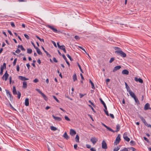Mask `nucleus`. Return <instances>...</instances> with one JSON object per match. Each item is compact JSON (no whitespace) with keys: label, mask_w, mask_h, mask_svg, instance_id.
<instances>
[{"label":"nucleus","mask_w":151,"mask_h":151,"mask_svg":"<svg viewBox=\"0 0 151 151\" xmlns=\"http://www.w3.org/2000/svg\"><path fill=\"white\" fill-rule=\"evenodd\" d=\"M114 60V58H111L109 61V63H111L112 62H113Z\"/></svg>","instance_id":"obj_50"},{"label":"nucleus","mask_w":151,"mask_h":151,"mask_svg":"<svg viewBox=\"0 0 151 151\" xmlns=\"http://www.w3.org/2000/svg\"><path fill=\"white\" fill-rule=\"evenodd\" d=\"M50 129L52 130L55 131L57 129V128L54 126H51L50 127Z\"/></svg>","instance_id":"obj_29"},{"label":"nucleus","mask_w":151,"mask_h":151,"mask_svg":"<svg viewBox=\"0 0 151 151\" xmlns=\"http://www.w3.org/2000/svg\"><path fill=\"white\" fill-rule=\"evenodd\" d=\"M150 105L149 103H147L146 104H145V106H144V109L145 110H147L148 109H151L150 107Z\"/></svg>","instance_id":"obj_10"},{"label":"nucleus","mask_w":151,"mask_h":151,"mask_svg":"<svg viewBox=\"0 0 151 151\" xmlns=\"http://www.w3.org/2000/svg\"><path fill=\"white\" fill-rule=\"evenodd\" d=\"M104 111L105 112L107 116H109V114L108 112L107 111V110H106L105 109H104Z\"/></svg>","instance_id":"obj_47"},{"label":"nucleus","mask_w":151,"mask_h":151,"mask_svg":"<svg viewBox=\"0 0 151 151\" xmlns=\"http://www.w3.org/2000/svg\"><path fill=\"white\" fill-rule=\"evenodd\" d=\"M13 93L14 95L17 94L18 95V98L19 99L20 98L21 96V93L19 91H18V93H17L16 88L14 86H13Z\"/></svg>","instance_id":"obj_2"},{"label":"nucleus","mask_w":151,"mask_h":151,"mask_svg":"<svg viewBox=\"0 0 151 151\" xmlns=\"http://www.w3.org/2000/svg\"><path fill=\"white\" fill-rule=\"evenodd\" d=\"M17 72H19V67L18 65L17 66Z\"/></svg>","instance_id":"obj_57"},{"label":"nucleus","mask_w":151,"mask_h":151,"mask_svg":"<svg viewBox=\"0 0 151 151\" xmlns=\"http://www.w3.org/2000/svg\"><path fill=\"white\" fill-rule=\"evenodd\" d=\"M75 141L76 142H79V137L78 134H77L75 138Z\"/></svg>","instance_id":"obj_23"},{"label":"nucleus","mask_w":151,"mask_h":151,"mask_svg":"<svg viewBox=\"0 0 151 151\" xmlns=\"http://www.w3.org/2000/svg\"><path fill=\"white\" fill-rule=\"evenodd\" d=\"M119 149V147H117L114 148L113 151H118Z\"/></svg>","instance_id":"obj_44"},{"label":"nucleus","mask_w":151,"mask_h":151,"mask_svg":"<svg viewBox=\"0 0 151 151\" xmlns=\"http://www.w3.org/2000/svg\"><path fill=\"white\" fill-rule=\"evenodd\" d=\"M62 57H63V58L65 60L66 62L67 63V64L69 66L70 65V64L68 62L67 60V59L66 57L65 56L64 54H63L62 55Z\"/></svg>","instance_id":"obj_17"},{"label":"nucleus","mask_w":151,"mask_h":151,"mask_svg":"<svg viewBox=\"0 0 151 151\" xmlns=\"http://www.w3.org/2000/svg\"><path fill=\"white\" fill-rule=\"evenodd\" d=\"M59 48L61 50H63L65 48V47L64 45H62L60 47V48Z\"/></svg>","instance_id":"obj_43"},{"label":"nucleus","mask_w":151,"mask_h":151,"mask_svg":"<svg viewBox=\"0 0 151 151\" xmlns=\"http://www.w3.org/2000/svg\"><path fill=\"white\" fill-rule=\"evenodd\" d=\"M102 148L104 149H107V144L104 140H103L102 142Z\"/></svg>","instance_id":"obj_6"},{"label":"nucleus","mask_w":151,"mask_h":151,"mask_svg":"<svg viewBox=\"0 0 151 151\" xmlns=\"http://www.w3.org/2000/svg\"><path fill=\"white\" fill-rule=\"evenodd\" d=\"M36 90L41 95L43 93L42 91H41L39 89H36Z\"/></svg>","instance_id":"obj_51"},{"label":"nucleus","mask_w":151,"mask_h":151,"mask_svg":"<svg viewBox=\"0 0 151 151\" xmlns=\"http://www.w3.org/2000/svg\"><path fill=\"white\" fill-rule=\"evenodd\" d=\"M5 91H6L7 96H8V97L9 96L11 99L12 95L10 92L7 90L6 89Z\"/></svg>","instance_id":"obj_16"},{"label":"nucleus","mask_w":151,"mask_h":151,"mask_svg":"<svg viewBox=\"0 0 151 151\" xmlns=\"http://www.w3.org/2000/svg\"><path fill=\"white\" fill-rule=\"evenodd\" d=\"M2 67V68L4 69V68L6 69V64L5 63H4L3 64V65H1L0 68Z\"/></svg>","instance_id":"obj_36"},{"label":"nucleus","mask_w":151,"mask_h":151,"mask_svg":"<svg viewBox=\"0 0 151 151\" xmlns=\"http://www.w3.org/2000/svg\"><path fill=\"white\" fill-rule=\"evenodd\" d=\"M76 134V132L75 130L72 129H71L70 130V134L72 136H73Z\"/></svg>","instance_id":"obj_9"},{"label":"nucleus","mask_w":151,"mask_h":151,"mask_svg":"<svg viewBox=\"0 0 151 151\" xmlns=\"http://www.w3.org/2000/svg\"><path fill=\"white\" fill-rule=\"evenodd\" d=\"M77 64H78V67H79V69H80L82 73H83V70L82 69L80 65H79V64L78 63H77Z\"/></svg>","instance_id":"obj_40"},{"label":"nucleus","mask_w":151,"mask_h":151,"mask_svg":"<svg viewBox=\"0 0 151 151\" xmlns=\"http://www.w3.org/2000/svg\"><path fill=\"white\" fill-rule=\"evenodd\" d=\"M99 100H100L101 103L103 105H104L105 104V103H104V102L103 101V100L101 98H100L99 99Z\"/></svg>","instance_id":"obj_48"},{"label":"nucleus","mask_w":151,"mask_h":151,"mask_svg":"<svg viewBox=\"0 0 151 151\" xmlns=\"http://www.w3.org/2000/svg\"><path fill=\"white\" fill-rule=\"evenodd\" d=\"M54 98V99L55 100V101L58 103H59V101L58 100L57 98L55 96H52Z\"/></svg>","instance_id":"obj_41"},{"label":"nucleus","mask_w":151,"mask_h":151,"mask_svg":"<svg viewBox=\"0 0 151 151\" xmlns=\"http://www.w3.org/2000/svg\"><path fill=\"white\" fill-rule=\"evenodd\" d=\"M20 52V50L18 48H17L16 51H15V52L17 53H19Z\"/></svg>","instance_id":"obj_56"},{"label":"nucleus","mask_w":151,"mask_h":151,"mask_svg":"<svg viewBox=\"0 0 151 151\" xmlns=\"http://www.w3.org/2000/svg\"><path fill=\"white\" fill-rule=\"evenodd\" d=\"M89 81L91 85V88L93 89H95V88L93 83L91 81V79L89 80Z\"/></svg>","instance_id":"obj_27"},{"label":"nucleus","mask_w":151,"mask_h":151,"mask_svg":"<svg viewBox=\"0 0 151 151\" xmlns=\"http://www.w3.org/2000/svg\"><path fill=\"white\" fill-rule=\"evenodd\" d=\"M144 139H145V140L147 142H149V140L146 137H144Z\"/></svg>","instance_id":"obj_63"},{"label":"nucleus","mask_w":151,"mask_h":151,"mask_svg":"<svg viewBox=\"0 0 151 151\" xmlns=\"http://www.w3.org/2000/svg\"><path fill=\"white\" fill-rule=\"evenodd\" d=\"M134 80L136 81H138L139 83H143V80L141 78H138L137 77H135Z\"/></svg>","instance_id":"obj_13"},{"label":"nucleus","mask_w":151,"mask_h":151,"mask_svg":"<svg viewBox=\"0 0 151 151\" xmlns=\"http://www.w3.org/2000/svg\"><path fill=\"white\" fill-rule=\"evenodd\" d=\"M29 100L28 98H26L25 99V105L26 106H28L29 105Z\"/></svg>","instance_id":"obj_20"},{"label":"nucleus","mask_w":151,"mask_h":151,"mask_svg":"<svg viewBox=\"0 0 151 151\" xmlns=\"http://www.w3.org/2000/svg\"><path fill=\"white\" fill-rule=\"evenodd\" d=\"M35 49L36 50L38 54L41 55H42V52H41L40 49L38 48L37 47Z\"/></svg>","instance_id":"obj_25"},{"label":"nucleus","mask_w":151,"mask_h":151,"mask_svg":"<svg viewBox=\"0 0 151 151\" xmlns=\"http://www.w3.org/2000/svg\"><path fill=\"white\" fill-rule=\"evenodd\" d=\"M121 135L120 134H118L116 138V140L114 142L115 145H117L119 143L121 140Z\"/></svg>","instance_id":"obj_3"},{"label":"nucleus","mask_w":151,"mask_h":151,"mask_svg":"<svg viewBox=\"0 0 151 151\" xmlns=\"http://www.w3.org/2000/svg\"><path fill=\"white\" fill-rule=\"evenodd\" d=\"M36 37L41 42H44V40L43 39H41L40 37H39L38 36L36 35Z\"/></svg>","instance_id":"obj_34"},{"label":"nucleus","mask_w":151,"mask_h":151,"mask_svg":"<svg viewBox=\"0 0 151 151\" xmlns=\"http://www.w3.org/2000/svg\"><path fill=\"white\" fill-rule=\"evenodd\" d=\"M53 60L55 62V63L58 62V61L56 60V58H53Z\"/></svg>","instance_id":"obj_62"},{"label":"nucleus","mask_w":151,"mask_h":151,"mask_svg":"<svg viewBox=\"0 0 151 151\" xmlns=\"http://www.w3.org/2000/svg\"><path fill=\"white\" fill-rule=\"evenodd\" d=\"M129 93L130 96L132 98L133 97H134V96H135L134 93L131 90H129L128 92Z\"/></svg>","instance_id":"obj_19"},{"label":"nucleus","mask_w":151,"mask_h":151,"mask_svg":"<svg viewBox=\"0 0 151 151\" xmlns=\"http://www.w3.org/2000/svg\"><path fill=\"white\" fill-rule=\"evenodd\" d=\"M115 53L124 58L126 56V54L123 52L121 50L115 51Z\"/></svg>","instance_id":"obj_1"},{"label":"nucleus","mask_w":151,"mask_h":151,"mask_svg":"<svg viewBox=\"0 0 151 151\" xmlns=\"http://www.w3.org/2000/svg\"><path fill=\"white\" fill-rule=\"evenodd\" d=\"M67 57L71 61H73V59L71 58V57L68 54L67 55Z\"/></svg>","instance_id":"obj_38"},{"label":"nucleus","mask_w":151,"mask_h":151,"mask_svg":"<svg viewBox=\"0 0 151 151\" xmlns=\"http://www.w3.org/2000/svg\"><path fill=\"white\" fill-rule=\"evenodd\" d=\"M52 116L55 120L57 121H60L62 120L61 118L60 117L55 116L54 115H52Z\"/></svg>","instance_id":"obj_14"},{"label":"nucleus","mask_w":151,"mask_h":151,"mask_svg":"<svg viewBox=\"0 0 151 151\" xmlns=\"http://www.w3.org/2000/svg\"><path fill=\"white\" fill-rule=\"evenodd\" d=\"M116 132H117L119 131L120 129V126L119 124H117L116 126Z\"/></svg>","instance_id":"obj_28"},{"label":"nucleus","mask_w":151,"mask_h":151,"mask_svg":"<svg viewBox=\"0 0 151 151\" xmlns=\"http://www.w3.org/2000/svg\"><path fill=\"white\" fill-rule=\"evenodd\" d=\"M9 76V75L7 73V71H6L4 75L2 77V79L3 80H4L5 81H6L7 79Z\"/></svg>","instance_id":"obj_5"},{"label":"nucleus","mask_w":151,"mask_h":151,"mask_svg":"<svg viewBox=\"0 0 151 151\" xmlns=\"http://www.w3.org/2000/svg\"><path fill=\"white\" fill-rule=\"evenodd\" d=\"M125 84L126 86V88L127 89V91L128 92L129 90H131L130 88L128 86L127 83L126 82H125Z\"/></svg>","instance_id":"obj_26"},{"label":"nucleus","mask_w":151,"mask_h":151,"mask_svg":"<svg viewBox=\"0 0 151 151\" xmlns=\"http://www.w3.org/2000/svg\"><path fill=\"white\" fill-rule=\"evenodd\" d=\"M73 79L74 81H75L77 80V77L76 75V74H74L73 76Z\"/></svg>","instance_id":"obj_31"},{"label":"nucleus","mask_w":151,"mask_h":151,"mask_svg":"<svg viewBox=\"0 0 151 151\" xmlns=\"http://www.w3.org/2000/svg\"><path fill=\"white\" fill-rule=\"evenodd\" d=\"M109 115L112 119H114V116L113 114H110Z\"/></svg>","instance_id":"obj_61"},{"label":"nucleus","mask_w":151,"mask_h":151,"mask_svg":"<svg viewBox=\"0 0 151 151\" xmlns=\"http://www.w3.org/2000/svg\"><path fill=\"white\" fill-rule=\"evenodd\" d=\"M106 128L109 131H111V132H115L114 131L113 129H112L111 128H110L108 126H107Z\"/></svg>","instance_id":"obj_32"},{"label":"nucleus","mask_w":151,"mask_h":151,"mask_svg":"<svg viewBox=\"0 0 151 151\" xmlns=\"http://www.w3.org/2000/svg\"><path fill=\"white\" fill-rule=\"evenodd\" d=\"M79 95H80V98H82L84 96L86 95V94H82L80 93Z\"/></svg>","instance_id":"obj_54"},{"label":"nucleus","mask_w":151,"mask_h":151,"mask_svg":"<svg viewBox=\"0 0 151 151\" xmlns=\"http://www.w3.org/2000/svg\"><path fill=\"white\" fill-rule=\"evenodd\" d=\"M20 48L22 50L25 51V49L23 47L22 45L21 46Z\"/></svg>","instance_id":"obj_64"},{"label":"nucleus","mask_w":151,"mask_h":151,"mask_svg":"<svg viewBox=\"0 0 151 151\" xmlns=\"http://www.w3.org/2000/svg\"><path fill=\"white\" fill-rule=\"evenodd\" d=\"M121 68V67L120 66H117L114 67V69L113 70V72H115L117 70H119Z\"/></svg>","instance_id":"obj_11"},{"label":"nucleus","mask_w":151,"mask_h":151,"mask_svg":"<svg viewBox=\"0 0 151 151\" xmlns=\"http://www.w3.org/2000/svg\"><path fill=\"white\" fill-rule=\"evenodd\" d=\"M88 102L89 103H90L94 107L95 106V105H94V104H93V103L92 102L91 100H89L88 101Z\"/></svg>","instance_id":"obj_60"},{"label":"nucleus","mask_w":151,"mask_h":151,"mask_svg":"<svg viewBox=\"0 0 151 151\" xmlns=\"http://www.w3.org/2000/svg\"><path fill=\"white\" fill-rule=\"evenodd\" d=\"M65 119L67 121H70V120L69 119V118L67 116H65Z\"/></svg>","instance_id":"obj_46"},{"label":"nucleus","mask_w":151,"mask_h":151,"mask_svg":"<svg viewBox=\"0 0 151 151\" xmlns=\"http://www.w3.org/2000/svg\"><path fill=\"white\" fill-rule=\"evenodd\" d=\"M41 95L44 98V99L46 100L47 101L48 99V98L46 96V95L44 94L43 93Z\"/></svg>","instance_id":"obj_30"},{"label":"nucleus","mask_w":151,"mask_h":151,"mask_svg":"<svg viewBox=\"0 0 151 151\" xmlns=\"http://www.w3.org/2000/svg\"><path fill=\"white\" fill-rule=\"evenodd\" d=\"M139 117L141 119L142 122L143 123H144V124L146 122L144 118L142 116H139Z\"/></svg>","instance_id":"obj_24"},{"label":"nucleus","mask_w":151,"mask_h":151,"mask_svg":"<svg viewBox=\"0 0 151 151\" xmlns=\"http://www.w3.org/2000/svg\"><path fill=\"white\" fill-rule=\"evenodd\" d=\"M19 79L23 81H25L26 80H29L28 78H26V77L24 76H19Z\"/></svg>","instance_id":"obj_12"},{"label":"nucleus","mask_w":151,"mask_h":151,"mask_svg":"<svg viewBox=\"0 0 151 151\" xmlns=\"http://www.w3.org/2000/svg\"><path fill=\"white\" fill-rule=\"evenodd\" d=\"M127 133L125 132L123 134V138L124 139L127 141L129 142L130 141V139L127 136Z\"/></svg>","instance_id":"obj_7"},{"label":"nucleus","mask_w":151,"mask_h":151,"mask_svg":"<svg viewBox=\"0 0 151 151\" xmlns=\"http://www.w3.org/2000/svg\"><path fill=\"white\" fill-rule=\"evenodd\" d=\"M17 61V58L15 59L13 61V65L14 66L15 65H16V63Z\"/></svg>","instance_id":"obj_52"},{"label":"nucleus","mask_w":151,"mask_h":151,"mask_svg":"<svg viewBox=\"0 0 151 151\" xmlns=\"http://www.w3.org/2000/svg\"><path fill=\"white\" fill-rule=\"evenodd\" d=\"M145 124L147 126V127H151V125L150 124H148L147 122Z\"/></svg>","instance_id":"obj_55"},{"label":"nucleus","mask_w":151,"mask_h":151,"mask_svg":"<svg viewBox=\"0 0 151 151\" xmlns=\"http://www.w3.org/2000/svg\"><path fill=\"white\" fill-rule=\"evenodd\" d=\"M27 87V83L26 81H24L23 83L22 87L24 88H26Z\"/></svg>","instance_id":"obj_22"},{"label":"nucleus","mask_w":151,"mask_h":151,"mask_svg":"<svg viewBox=\"0 0 151 151\" xmlns=\"http://www.w3.org/2000/svg\"><path fill=\"white\" fill-rule=\"evenodd\" d=\"M24 35L25 37L27 39L29 40V36L26 34H24Z\"/></svg>","instance_id":"obj_45"},{"label":"nucleus","mask_w":151,"mask_h":151,"mask_svg":"<svg viewBox=\"0 0 151 151\" xmlns=\"http://www.w3.org/2000/svg\"><path fill=\"white\" fill-rule=\"evenodd\" d=\"M128 149L129 151L131 150L132 151H136V149L132 147L128 148Z\"/></svg>","instance_id":"obj_33"},{"label":"nucleus","mask_w":151,"mask_h":151,"mask_svg":"<svg viewBox=\"0 0 151 151\" xmlns=\"http://www.w3.org/2000/svg\"><path fill=\"white\" fill-rule=\"evenodd\" d=\"M42 50H43V51H44V52L46 54L47 56L48 57H51V55L48 53V52L45 50L44 48V47L43 46H42Z\"/></svg>","instance_id":"obj_18"},{"label":"nucleus","mask_w":151,"mask_h":151,"mask_svg":"<svg viewBox=\"0 0 151 151\" xmlns=\"http://www.w3.org/2000/svg\"><path fill=\"white\" fill-rule=\"evenodd\" d=\"M129 73V71L127 70H124L122 71V73L123 74L128 75Z\"/></svg>","instance_id":"obj_21"},{"label":"nucleus","mask_w":151,"mask_h":151,"mask_svg":"<svg viewBox=\"0 0 151 151\" xmlns=\"http://www.w3.org/2000/svg\"><path fill=\"white\" fill-rule=\"evenodd\" d=\"M88 106L91 108L92 110L94 112H95V111L94 109L93 108V107L92 106L90 105H88Z\"/></svg>","instance_id":"obj_58"},{"label":"nucleus","mask_w":151,"mask_h":151,"mask_svg":"<svg viewBox=\"0 0 151 151\" xmlns=\"http://www.w3.org/2000/svg\"><path fill=\"white\" fill-rule=\"evenodd\" d=\"M63 137L67 140H68L69 138V137L67 135L66 132H65L64 134L63 135Z\"/></svg>","instance_id":"obj_15"},{"label":"nucleus","mask_w":151,"mask_h":151,"mask_svg":"<svg viewBox=\"0 0 151 151\" xmlns=\"http://www.w3.org/2000/svg\"><path fill=\"white\" fill-rule=\"evenodd\" d=\"M4 69L2 68V67L0 68V74L1 75H2L3 74Z\"/></svg>","instance_id":"obj_39"},{"label":"nucleus","mask_w":151,"mask_h":151,"mask_svg":"<svg viewBox=\"0 0 151 151\" xmlns=\"http://www.w3.org/2000/svg\"><path fill=\"white\" fill-rule=\"evenodd\" d=\"M47 27L49 28H50L52 31L55 33H58L59 32V31H58V30L53 26L50 25H47Z\"/></svg>","instance_id":"obj_4"},{"label":"nucleus","mask_w":151,"mask_h":151,"mask_svg":"<svg viewBox=\"0 0 151 151\" xmlns=\"http://www.w3.org/2000/svg\"><path fill=\"white\" fill-rule=\"evenodd\" d=\"M11 25L12 27H14L15 26L14 23L13 22H10Z\"/></svg>","instance_id":"obj_53"},{"label":"nucleus","mask_w":151,"mask_h":151,"mask_svg":"<svg viewBox=\"0 0 151 151\" xmlns=\"http://www.w3.org/2000/svg\"><path fill=\"white\" fill-rule=\"evenodd\" d=\"M91 141L93 144H95L98 141V139L95 137H92L90 139Z\"/></svg>","instance_id":"obj_8"},{"label":"nucleus","mask_w":151,"mask_h":151,"mask_svg":"<svg viewBox=\"0 0 151 151\" xmlns=\"http://www.w3.org/2000/svg\"><path fill=\"white\" fill-rule=\"evenodd\" d=\"M130 143L132 145H134L135 143L134 141L133 140H131L130 142Z\"/></svg>","instance_id":"obj_49"},{"label":"nucleus","mask_w":151,"mask_h":151,"mask_svg":"<svg viewBox=\"0 0 151 151\" xmlns=\"http://www.w3.org/2000/svg\"><path fill=\"white\" fill-rule=\"evenodd\" d=\"M38 80L37 78H35L33 80V82L35 83H37L38 82Z\"/></svg>","instance_id":"obj_59"},{"label":"nucleus","mask_w":151,"mask_h":151,"mask_svg":"<svg viewBox=\"0 0 151 151\" xmlns=\"http://www.w3.org/2000/svg\"><path fill=\"white\" fill-rule=\"evenodd\" d=\"M32 52V50L31 49L28 48L27 49V52L29 54H31Z\"/></svg>","instance_id":"obj_35"},{"label":"nucleus","mask_w":151,"mask_h":151,"mask_svg":"<svg viewBox=\"0 0 151 151\" xmlns=\"http://www.w3.org/2000/svg\"><path fill=\"white\" fill-rule=\"evenodd\" d=\"M120 151H129V150L128 148H124L123 149L121 150Z\"/></svg>","instance_id":"obj_37"},{"label":"nucleus","mask_w":151,"mask_h":151,"mask_svg":"<svg viewBox=\"0 0 151 151\" xmlns=\"http://www.w3.org/2000/svg\"><path fill=\"white\" fill-rule=\"evenodd\" d=\"M135 101L136 102V103L137 104H140V102L138 100V99L137 98L135 100Z\"/></svg>","instance_id":"obj_42"}]
</instances>
